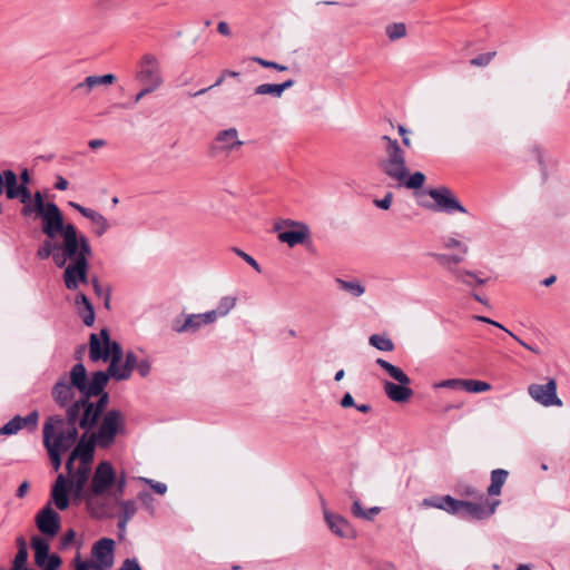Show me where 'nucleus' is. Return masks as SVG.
<instances>
[{
	"instance_id": "1",
	"label": "nucleus",
	"mask_w": 570,
	"mask_h": 570,
	"mask_svg": "<svg viewBox=\"0 0 570 570\" xmlns=\"http://www.w3.org/2000/svg\"><path fill=\"white\" fill-rule=\"evenodd\" d=\"M126 428L122 412L117 409L105 413L98 429L90 434L83 433L75 443L66 461V473H59L51 489V502L59 510L69 507V494L75 500H85L91 515L101 519L109 515L108 507L102 503L106 495L122 498L127 485L124 472L117 473L109 461L99 462L92 469L96 445L109 449L118 434Z\"/></svg>"
},
{
	"instance_id": "2",
	"label": "nucleus",
	"mask_w": 570,
	"mask_h": 570,
	"mask_svg": "<svg viewBox=\"0 0 570 570\" xmlns=\"http://www.w3.org/2000/svg\"><path fill=\"white\" fill-rule=\"evenodd\" d=\"M108 374L95 372L88 379L82 363L70 370L69 376H61L52 387V396L60 406H67L66 416L53 415L43 425V444L55 471L61 466V454L69 451L78 439L77 425L85 433L98 429L109 403L105 392Z\"/></svg>"
},
{
	"instance_id": "3",
	"label": "nucleus",
	"mask_w": 570,
	"mask_h": 570,
	"mask_svg": "<svg viewBox=\"0 0 570 570\" xmlns=\"http://www.w3.org/2000/svg\"><path fill=\"white\" fill-rule=\"evenodd\" d=\"M38 219L47 239L38 250V256L48 258L63 249H71L80 239H88L71 223H66L60 208L55 203L45 202L38 191Z\"/></svg>"
},
{
	"instance_id": "4",
	"label": "nucleus",
	"mask_w": 570,
	"mask_h": 570,
	"mask_svg": "<svg viewBox=\"0 0 570 570\" xmlns=\"http://www.w3.org/2000/svg\"><path fill=\"white\" fill-rule=\"evenodd\" d=\"M92 248L89 239H80L71 249H63L52 256L51 259L57 267H65L63 282L69 291H77L80 284H88L89 258Z\"/></svg>"
},
{
	"instance_id": "5",
	"label": "nucleus",
	"mask_w": 570,
	"mask_h": 570,
	"mask_svg": "<svg viewBox=\"0 0 570 570\" xmlns=\"http://www.w3.org/2000/svg\"><path fill=\"white\" fill-rule=\"evenodd\" d=\"M381 140L384 144V155L379 160V169L392 180H403L409 174L405 153L396 139L384 135Z\"/></svg>"
},
{
	"instance_id": "6",
	"label": "nucleus",
	"mask_w": 570,
	"mask_h": 570,
	"mask_svg": "<svg viewBox=\"0 0 570 570\" xmlns=\"http://www.w3.org/2000/svg\"><path fill=\"white\" fill-rule=\"evenodd\" d=\"M0 195L9 199L18 198L23 204L22 215L36 218V197H32L28 187L18 184L17 175L10 169L0 171Z\"/></svg>"
},
{
	"instance_id": "7",
	"label": "nucleus",
	"mask_w": 570,
	"mask_h": 570,
	"mask_svg": "<svg viewBox=\"0 0 570 570\" xmlns=\"http://www.w3.org/2000/svg\"><path fill=\"white\" fill-rule=\"evenodd\" d=\"M135 77L142 86L153 88L155 91L159 89L164 78L158 58L153 53H145L138 62Z\"/></svg>"
},
{
	"instance_id": "8",
	"label": "nucleus",
	"mask_w": 570,
	"mask_h": 570,
	"mask_svg": "<svg viewBox=\"0 0 570 570\" xmlns=\"http://www.w3.org/2000/svg\"><path fill=\"white\" fill-rule=\"evenodd\" d=\"M274 228L278 233V240L289 247L304 244L311 236L309 227L298 220L284 219L276 223Z\"/></svg>"
},
{
	"instance_id": "9",
	"label": "nucleus",
	"mask_w": 570,
	"mask_h": 570,
	"mask_svg": "<svg viewBox=\"0 0 570 570\" xmlns=\"http://www.w3.org/2000/svg\"><path fill=\"white\" fill-rule=\"evenodd\" d=\"M122 358V348L120 344H115L114 346V357L111 358L109 366L107 368L106 374L109 377H114L117 381H125L131 376L134 368H136L138 362L140 360L137 358V355L129 351L126 353L125 363L119 364Z\"/></svg>"
},
{
	"instance_id": "10",
	"label": "nucleus",
	"mask_w": 570,
	"mask_h": 570,
	"mask_svg": "<svg viewBox=\"0 0 570 570\" xmlns=\"http://www.w3.org/2000/svg\"><path fill=\"white\" fill-rule=\"evenodd\" d=\"M118 344L111 341L107 328L100 330L98 334L92 333L89 338V358L92 362L111 361L114 357V346Z\"/></svg>"
},
{
	"instance_id": "11",
	"label": "nucleus",
	"mask_w": 570,
	"mask_h": 570,
	"mask_svg": "<svg viewBox=\"0 0 570 570\" xmlns=\"http://www.w3.org/2000/svg\"><path fill=\"white\" fill-rule=\"evenodd\" d=\"M243 145L244 141L239 139L238 130L236 128H228L217 132L210 144V151L214 156H228Z\"/></svg>"
},
{
	"instance_id": "12",
	"label": "nucleus",
	"mask_w": 570,
	"mask_h": 570,
	"mask_svg": "<svg viewBox=\"0 0 570 570\" xmlns=\"http://www.w3.org/2000/svg\"><path fill=\"white\" fill-rule=\"evenodd\" d=\"M429 196L434 200V210L453 213L460 212L466 214L465 207L459 202L452 190L448 187L432 188L428 191Z\"/></svg>"
},
{
	"instance_id": "13",
	"label": "nucleus",
	"mask_w": 570,
	"mask_h": 570,
	"mask_svg": "<svg viewBox=\"0 0 570 570\" xmlns=\"http://www.w3.org/2000/svg\"><path fill=\"white\" fill-rule=\"evenodd\" d=\"M528 393L537 403L546 407L562 405V401L557 395V382L554 379H550L546 384H530Z\"/></svg>"
},
{
	"instance_id": "14",
	"label": "nucleus",
	"mask_w": 570,
	"mask_h": 570,
	"mask_svg": "<svg viewBox=\"0 0 570 570\" xmlns=\"http://www.w3.org/2000/svg\"><path fill=\"white\" fill-rule=\"evenodd\" d=\"M213 324V317L210 314L200 313V314H190L185 317L184 321L175 320L173 322L171 328L176 333H195L202 326Z\"/></svg>"
},
{
	"instance_id": "15",
	"label": "nucleus",
	"mask_w": 570,
	"mask_h": 570,
	"mask_svg": "<svg viewBox=\"0 0 570 570\" xmlns=\"http://www.w3.org/2000/svg\"><path fill=\"white\" fill-rule=\"evenodd\" d=\"M60 530V517L51 508V502L38 513V531L45 535L53 537Z\"/></svg>"
},
{
	"instance_id": "16",
	"label": "nucleus",
	"mask_w": 570,
	"mask_h": 570,
	"mask_svg": "<svg viewBox=\"0 0 570 570\" xmlns=\"http://www.w3.org/2000/svg\"><path fill=\"white\" fill-rule=\"evenodd\" d=\"M500 504L499 500L491 503L485 502H469L462 500L461 514L462 517H471L473 519H484L492 515L497 507Z\"/></svg>"
},
{
	"instance_id": "17",
	"label": "nucleus",
	"mask_w": 570,
	"mask_h": 570,
	"mask_svg": "<svg viewBox=\"0 0 570 570\" xmlns=\"http://www.w3.org/2000/svg\"><path fill=\"white\" fill-rule=\"evenodd\" d=\"M324 519L330 530L337 537L353 539L356 537L354 528L343 517L324 510Z\"/></svg>"
},
{
	"instance_id": "18",
	"label": "nucleus",
	"mask_w": 570,
	"mask_h": 570,
	"mask_svg": "<svg viewBox=\"0 0 570 570\" xmlns=\"http://www.w3.org/2000/svg\"><path fill=\"white\" fill-rule=\"evenodd\" d=\"M23 429H27L29 432L36 431V410L26 416L16 415L12 417L0 428V435H14Z\"/></svg>"
},
{
	"instance_id": "19",
	"label": "nucleus",
	"mask_w": 570,
	"mask_h": 570,
	"mask_svg": "<svg viewBox=\"0 0 570 570\" xmlns=\"http://www.w3.org/2000/svg\"><path fill=\"white\" fill-rule=\"evenodd\" d=\"M69 206L92 223L94 232L97 236H102L109 229L110 225L107 218L99 212L83 207L82 205L75 202H69Z\"/></svg>"
},
{
	"instance_id": "20",
	"label": "nucleus",
	"mask_w": 570,
	"mask_h": 570,
	"mask_svg": "<svg viewBox=\"0 0 570 570\" xmlns=\"http://www.w3.org/2000/svg\"><path fill=\"white\" fill-rule=\"evenodd\" d=\"M115 541L112 539L102 538L92 547V556L97 560V564L102 567H111L114 562Z\"/></svg>"
},
{
	"instance_id": "21",
	"label": "nucleus",
	"mask_w": 570,
	"mask_h": 570,
	"mask_svg": "<svg viewBox=\"0 0 570 570\" xmlns=\"http://www.w3.org/2000/svg\"><path fill=\"white\" fill-rule=\"evenodd\" d=\"M383 390L390 400L399 403L409 401V399L413 395V390L410 387V384H396L386 381L383 384Z\"/></svg>"
},
{
	"instance_id": "22",
	"label": "nucleus",
	"mask_w": 570,
	"mask_h": 570,
	"mask_svg": "<svg viewBox=\"0 0 570 570\" xmlns=\"http://www.w3.org/2000/svg\"><path fill=\"white\" fill-rule=\"evenodd\" d=\"M116 81V77L112 73H106L102 76H88L83 81L76 85L77 90H82L85 94H89L92 89L100 86H109Z\"/></svg>"
},
{
	"instance_id": "23",
	"label": "nucleus",
	"mask_w": 570,
	"mask_h": 570,
	"mask_svg": "<svg viewBox=\"0 0 570 570\" xmlns=\"http://www.w3.org/2000/svg\"><path fill=\"white\" fill-rule=\"evenodd\" d=\"M75 305L77 306L83 324L91 326L95 323V311L88 297L83 293H78L75 298Z\"/></svg>"
},
{
	"instance_id": "24",
	"label": "nucleus",
	"mask_w": 570,
	"mask_h": 570,
	"mask_svg": "<svg viewBox=\"0 0 570 570\" xmlns=\"http://www.w3.org/2000/svg\"><path fill=\"white\" fill-rule=\"evenodd\" d=\"M450 276L454 282L463 284L468 287H474L475 285H483L485 283V279L481 278L476 272L463 268L452 271Z\"/></svg>"
},
{
	"instance_id": "25",
	"label": "nucleus",
	"mask_w": 570,
	"mask_h": 570,
	"mask_svg": "<svg viewBox=\"0 0 570 570\" xmlns=\"http://www.w3.org/2000/svg\"><path fill=\"white\" fill-rule=\"evenodd\" d=\"M236 304V296H224L219 299L217 307L215 309L208 311L207 314L212 315L213 323H215L219 317L228 315L230 311L235 308Z\"/></svg>"
},
{
	"instance_id": "26",
	"label": "nucleus",
	"mask_w": 570,
	"mask_h": 570,
	"mask_svg": "<svg viewBox=\"0 0 570 570\" xmlns=\"http://www.w3.org/2000/svg\"><path fill=\"white\" fill-rule=\"evenodd\" d=\"M375 363L381 368H383L391 379H393L397 383L411 384L410 377L404 373V371L401 367H397L383 358H377Z\"/></svg>"
},
{
	"instance_id": "27",
	"label": "nucleus",
	"mask_w": 570,
	"mask_h": 570,
	"mask_svg": "<svg viewBox=\"0 0 570 570\" xmlns=\"http://www.w3.org/2000/svg\"><path fill=\"white\" fill-rule=\"evenodd\" d=\"M509 472L503 469H495L491 472V483L487 489L490 497H497L501 494V489L508 479Z\"/></svg>"
},
{
	"instance_id": "28",
	"label": "nucleus",
	"mask_w": 570,
	"mask_h": 570,
	"mask_svg": "<svg viewBox=\"0 0 570 570\" xmlns=\"http://www.w3.org/2000/svg\"><path fill=\"white\" fill-rule=\"evenodd\" d=\"M463 254H435L434 258L438 263L449 273L452 274V271H458L459 264L464 261Z\"/></svg>"
},
{
	"instance_id": "29",
	"label": "nucleus",
	"mask_w": 570,
	"mask_h": 570,
	"mask_svg": "<svg viewBox=\"0 0 570 570\" xmlns=\"http://www.w3.org/2000/svg\"><path fill=\"white\" fill-rule=\"evenodd\" d=\"M335 283L340 289L348 293L353 297H360L365 293L364 285L357 279L345 281L342 278H336Z\"/></svg>"
},
{
	"instance_id": "30",
	"label": "nucleus",
	"mask_w": 570,
	"mask_h": 570,
	"mask_svg": "<svg viewBox=\"0 0 570 570\" xmlns=\"http://www.w3.org/2000/svg\"><path fill=\"white\" fill-rule=\"evenodd\" d=\"M114 500L120 508L119 517L124 518V522H129L137 512V504L135 500H122L121 498Z\"/></svg>"
},
{
	"instance_id": "31",
	"label": "nucleus",
	"mask_w": 570,
	"mask_h": 570,
	"mask_svg": "<svg viewBox=\"0 0 570 570\" xmlns=\"http://www.w3.org/2000/svg\"><path fill=\"white\" fill-rule=\"evenodd\" d=\"M381 512V508L379 507H372L370 509H363L361 505L360 500H354L352 505V513L356 518H361L364 520H373L375 515H377Z\"/></svg>"
},
{
	"instance_id": "32",
	"label": "nucleus",
	"mask_w": 570,
	"mask_h": 570,
	"mask_svg": "<svg viewBox=\"0 0 570 570\" xmlns=\"http://www.w3.org/2000/svg\"><path fill=\"white\" fill-rule=\"evenodd\" d=\"M399 186H404L409 189H419L425 183V175L421 171H415L412 175L406 176L403 180H395Z\"/></svg>"
},
{
	"instance_id": "33",
	"label": "nucleus",
	"mask_w": 570,
	"mask_h": 570,
	"mask_svg": "<svg viewBox=\"0 0 570 570\" xmlns=\"http://www.w3.org/2000/svg\"><path fill=\"white\" fill-rule=\"evenodd\" d=\"M368 343L383 352H392L394 350L393 341L386 335L373 334L370 336Z\"/></svg>"
},
{
	"instance_id": "34",
	"label": "nucleus",
	"mask_w": 570,
	"mask_h": 570,
	"mask_svg": "<svg viewBox=\"0 0 570 570\" xmlns=\"http://www.w3.org/2000/svg\"><path fill=\"white\" fill-rule=\"evenodd\" d=\"M461 505H462V500L454 499L451 495L442 497L441 510H443L450 514H454V515L461 514Z\"/></svg>"
},
{
	"instance_id": "35",
	"label": "nucleus",
	"mask_w": 570,
	"mask_h": 570,
	"mask_svg": "<svg viewBox=\"0 0 570 570\" xmlns=\"http://www.w3.org/2000/svg\"><path fill=\"white\" fill-rule=\"evenodd\" d=\"M442 245L446 249L456 248L463 255L469 254L468 244L463 243L462 240L458 239L456 237H454L452 235L442 237Z\"/></svg>"
},
{
	"instance_id": "36",
	"label": "nucleus",
	"mask_w": 570,
	"mask_h": 570,
	"mask_svg": "<svg viewBox=\"0 0 570 570\" xmlns=\"http://www.w3.org/2000/svg\"><path fill=\"white\" fill-rule=\"evenodd\" d=\"M462 389L469 393H481L489 391L491 389V385L483 381L463 380Z\"/></svg>"
},
{
	"instance_id": "37",
	"label": "nucleus",
	"mask_w": 570,
	"mask_h": 570,
	"mask_svg": "<svg viewBox=\"0 0 570 570\" xmlns=\"http://www.w3.org/2000/svg\"><path fill=\"white\" fill-rule=\"evenodd\" d=\"M255 95H269L276 98L282 97L278 85L277 83H262L257 86L254 90Z\"/></svg>"
},
{
	"instance_id": "38",
	"label": "nucleus",
	"mask_w": 570,
	"mask_h": 570,
	"mask_svg": "<svg viewBox=\"0 0 570 570\" xmlns=\"http://www.w3.org/2000/svg\"><path fill=\"white\" fill-rule=\"evenodd\" d=\"M386 35L391 40H397L406 35L404 23H392L386 27Z\"/></svg>"
},
{
	"instance_id": "39",
	"label": "nucleus",
	"mask_w": 570,
	"mask_h": 570,
	"mask_svg": "<svg viewBox=\"0 0 570 570\" xmlns=\"http://www.w3.org/2000/svg\"><path fill=\"white\" fill-rule=\"evenodd\" d=\"M142 507L150 513L154 514L156 511L155 499L148 491H140L137 495Z\"/></svg>"
},
{
	"instance_id": "40",
	"label": "nucleus",
	"mask_w": 570,
	"mask_h": 570,
	"mask_svg": "<svg viewBox=\"0 0 570 570\" xmlns=\"http://www.w3.org/2000/svg\"><path fill=\"white\" fill-rule=\"evenodd\" d=\"M50 556L48 542L38 538V567H43V564L48 562Z\"/></svg>"
},
{
	"instance_id": "41",
	"label": "nucleus",
	"mask_w": 570,
	"mask_h": 570,
	"mask_svg": "<svg viewBox=\"0 0 570 570\" xmlns=\"http://www.w3.org/2000/svg\"><path fill=\"white\" fill-rule=\"evenodd\" d=\"M89 282L92 285L95 293L98 296H104L105 297V305H106V307H109L110 289L108 288V289L105 291L97 277H92L91 279H89Z\"/></svg>"
},
{
	"instance_id": "42",
	"label": "nucleus",
	"mask_w": 570,
	"mask_h": 570,
	"mask_svg": "<svg viewBox=\"0 0 570 570\" xmlns=\"http://www.w3.org/2000/svg\"><path fill=\"white\" fill-rule=\"evenodd\" d=\"M494 56L495 52L482 53L471 59L470 63L474 67H485L491 62Z\"/></svg>"
},
{
	"instance_id": "43",
	"label": "nucleus",
	"mask_w": 570,
	"mask_h": 570,
	"mask_svg": "<svg viewBox=\"0 0 570 570\" xmlns=\"http://www.w3.org/2000/svg\"><path fill=\"white\" fill-rule=\"evenodd\" d=\"M75 570H102V568L92 561H82L80 557H77L75 559Z\"/></svg>"
},
{
	"instance_id": "44",
	"label": "nucleus",
	"mask_w": 570,
	"mask_h": 570,
	"mask_svg": "<svg viewBox=\"0 0 570 570\" xmlns=\"http://www.w3.org/2000/svg\"><path fill=\"white\" fill-rule=\"evenodd\" d=\"M252 60L257 62L258 65H261L264 68H273V69H276L278 71H286L288 69L287 66L279 65V63L274 62V61L265 60V59L259 58V57H253Z\"/></svg>"
},
{
	"instance_id": "45",
	"label": "nucleus",
	"mask_w": 570,
	"mask_h": 570,
	"mask_svg": "<svg viewBox=\"0 0 570 570\" xmlns=\"http://www.w3.org/2000/svg\"><path fill=\"white\" fill-rule=\"evenodd\" d=\"M140 480L142 482L147 483L148 485H150V488L157 494L164 495L167 492V485L165 483H163V482H158V481H155V480H151V479H147V478H140Z\"/></svg>"
},
{
	"instance_id": "46",
	"label": "nucleus",
	"mask_w": 570,
	"mask_h": 570,
	"mask_svg": "<svg viewBox=\"0 0 570 570\" xmlns=\"http://www.w3.org/2000/svg\"><path fill=\"white\" fill-rule=\"evenodd\" d=\"M463 380L461 379H450L441 381L435 385V387H444V389H462Z\"/></svg>"
},
{
	"instance_id": "47",
	"label": "nucleus",
	"mask_w": 570,
	"mask_h": 570,
	"mask_svg": "<svg viewBox=\"0 0 570 570\" xmlns=\"http://www.w3.org/2000/svg\"><path fill=\"white\" fill-rule=\"evenodd\" d=\"M61 558L53 553L50 556L49 560L47 563L43 564V567H41L43 570H58L61 566Z\"/></svg>"
},
{
	"instance_id": "48",
	"label": "nucleus",
	"mask_w": 570,
	"mask_h": 570,
	"mask_svg": "<svg viewBox=\"0 0 570 570\" xmlns=\"http://www.w3.org/2000/svg\"><path fill=\"white\" fill-rule=\"evenodd\" d=\"M234 252L243 258L247 264H249L255 271L261 272V267L258 263L247 253L243 252L242 249L234 248Z\"/></svg>"
},
{
	"instance_id": "49",
	"label": "nucleus",
	"mask_w": 570,
	"mask_h": 570,
	"mask_svg": "<svg viewBox=\"0 0 570 570\" xmlns=\"http://www.w3.org/2000/svg\"><path fill=\"white\" fill-rule=\"evenodd\" d=\"M392 199H393V194L392 193H387L382 199H375L374 200V205L377 208L387 210L391 207V205H392Z\"/></svg>"
},
{
	"instance_id": "50",
	"label": "nucleus",
	"mask_w": 570,
	"mask_h": 570,
	"mask_svg": "<svg viewBox=\"0 0 570 570\" xmlns=\"http://www.w3.org/2000/svg\"><path fill=\"white\" fill-rule=\"evenodd\" d=\"M422 507L440 509L442 507V497H432L423 499Z\"/></svg>"
},
{
	"instance_id": "51",
	"label": "nucleus",
	"mask_w": 570,
	"mask_h": 570,
	"mask_svg": "<svg viewBox=\"0 0 570 570\" xmlns=\"http://www.w3.org/2000/svg\"><path fill=\"white\" fill-rule=\"evenodd\" d=\"M140 376L146 377L150 373V363L148 360H140L136 366Z\"/></svg>"
},
{
	"instance_id": "52",
	"label": "nucleus",
	"mask_w": 570,
	"mask_h": 570,
	"mask_svg": "<svg viewBox=\"0 0 570 570\" xmlns=\"http://www.w3.org/2000/svg\"><path fill=\"white\" fill-rule=\"evenodd\" d=\"M117 570H141L136 559H126Z\"/></svg>"
},
{
	"instance_id": "53",
	"label": "nucleus",
	"mask_w": 570,
	"mask_h": 570,
	"mask_svg": "<svg viewBox=\"0 0 570 570\" xmlns=\"http://www.w3.org/2000/svg\"><path fill=\"white\" fill-rule=\"evenodd\" d=\"M224 79H225V76H224V75H220V77L215 81V83H214V85H212V86H209V87H207V88H203V89H200V90H198V91H196V92H188L187 95H188L189 97H197V96L204 95V94H206L208 90H210L212 88L220 86V85L223 83Z\"/></svg>"
},
{
	"instance_id": "54",
	"label": "nucleus",
	"mask_w": 570,
	"mask_h": 570,
	"mask_svg": "<svg viewBox=\"0 0 570 570\" xmlns=\"http://www.w3.org/2000/svg\"><path fill=\"white\" fill-rule=\"evenodd\" d=\"M399 134L402 136V142L405 147L410 148L412 146L411 139L409 137V130L403 126L399 125L397 127Z\"/></svg>"
},
{
	"instance_id": "55",
	"label": "nucleus",
	"mask_w": 570,
	"mask_h": 570,
	"mask_svg": "<svg viewBox=\"0 0 570 570\" xmlns=\"http://www.w3.org/2000/svg\"><path fill=\"white\" fill-rule=\"evenodd\" d=\"M340 405L344 409L355 406L354 399L351 393H345L341 399Z\"/></svg>"
},
{
	"instance_id": "56",
	"label": "nucleus",
	"mask_w": 570,
	"mask_h": 570,
	"mask_svg": "<svg viewBox=\"0 0 570 570\" xmlns=\"http://www.w3.org/2000/svg\"><path fill=\"white\" fill-rule=\"evenodd\" d=\"M510 336H511L512 338H514V340H515L520 345H522L524 348H527V350H529V351H531V352H533V353H535V354H540V350H539V348L533 347V346H531V345L527 344L524 341H522V340H521L520 337H518L515 334L510 333Z\"/></svg>"
},
{
	"instance_id": "57",
	"label": "nucleus",
	"mask_w": 570,
	"mask_h": 570,
	"mask_svg": "<svg viewBox=\"0 0 570 570\" xmlns=\"http://www.w3.org/2000/svg\"><path fill=\"white\" fill-rule=\"evenodd\" d=\"M155 90L153 88L142 86V89L136 95V97L134 99V102L135 104L139 102L146 95H149V94H151Z\"/></svg>"
},
{
	"instance_id": "58",
	"label": "nucleus",
	"mask_w": 570,
	"mask_h": 570,
	"mask_svg": "<svg viewBox=\"0 0 570 570\" xmlns=\"http://www.w3.org/2000/svg\"><path fill=\"white\" fill-rule=\"evenodd\" d=\"M217 31L223 36H230V28L226 21H220L217 24Z\"/></svg>"
},
{
	"instance_id": "59",
	"label": "nucleus",
	"mask_w": 570,
	"mask_h": 570,
	"mask_svg": "<svg viewBox=\"0 0 570 570\" xmlns=\"http://www.w3.org/2000/svg\"><path fill=\"white\" fill-rule=\"evenodd\" d=\"M107 145L105 139H91L88 141L89 148L96 150L98 148L105 147Z\"/></svg>"
},
{
	"instance_id": "60",
	"label": "nucleus",
	"mask_w": 570,
	"mask_h": 570,
	"mask_svg": "<svg viewBox=\"0 0 570 570\" xmlns=\"http://www.w3.org/2000/svg\"><path fill=\"white\" fill-rule=\"evenodd\" d=\"M68 180L65 179L62 176H57V181L55 184V187L58 189V190H66L68 188Z\"/></svg>"
},
{
	"instance_id": "61",
	"label": "nucleus",
	"mask_w": 570,
	"mask_h": 570,
	"mask_svg": "<svg viewBox=\"0 0 570 570\" xmlns=\"http://www.w3.org/2000/svg\"><path fill=\"white\" fill-rule=\"evenodd\" d=\"M75 539V532L72 530H69L61 539V546L67 547Z\"/></svg>"
},
{
	"instance_id": "62",
	"label": "nucleus",
	"mask_w": 570,
	"mask_h": 570,
	"mask_svg": "<svg viewBox=\"0 0 570 570\" xmlns=\"http://www.w3.org/2000/svg\"><path fill=\"white\" fill-rule=\"evenodd\" d=\"M464 494L473 497V498H478V499H483V493H481L480 491L475 490L474 488H470V487L466 488V490L464 491Z\"/></svg>"
},
{
	"instance_id": "63",
	"label": "nucleus",
	"mask_w": 570,
	"mask_h": 570,
	"mask_svg": "<svg viewBox=\"0 0 570 570\" xmlns=\"http://www.w3.org/2000/svg\"><path fill=\"white\" fill-rule=\"evenodd\" d=\"M28 490H29V483L28 482L21 483L17 490V497H19V498L24 497L26 493L28 492Z\"/></svg>"
},
{
	"instance_id": "64",
	"label": "nucleus",
	"mask_w": 570,
	"mask_h": 570,
	"mask_svg": "<svg viewBox=\"0 0 570 570\" xmlns=\"http://www.w3.org/2000/svg\"><path fill=\"white\" fill-rule=\"evenodd\" d=\"M20 180L21 183L19 184L20 186H26L28 187V184L30 183V176H29V171L28 169H24L21 175H20Z\"/></svg>"
}]
</instances>
